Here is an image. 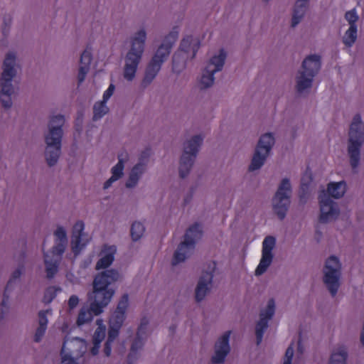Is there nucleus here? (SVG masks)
<instances>
[{"label": "nucleus", "mask_w": 364, "mask_h": 364, "mask_svg": "<svg viewBox=\"0 0 364 364\" xmlns=\"http://www.w3.org/2000/svg\"><path fill=\"white\" fill-rule=\"evenodd\" d=\"M119 279L117 270H105L96 275L92 281V315L98 316L110 302L115 290L111 285Z\"/></svg>", "instance_id": "nucleus-1"}, {"label": "nucleus", "mask_w": 364, "mask_h": 364, "mask_svg": "<svg viewBox=\"0 0 364 364\" xmlns=\"http://www.w3.org/2000/svg\"><path fill=\"white\" fill-rule=\"evenodd\" d=\"M346 184L344 181L331 182L328 185L327 191L323 190L318 195L321 214L319 222L326 223L336 218L339 215L337 204L331 197L340 198L346 193Z\"/></svg>", "instance_id": "nucleus-2"}, {"label": "nucleus", "mask_w": 364, "mask_h": 364, "mask_svg": "<svg viewBox=\"0 0 364 364\" xmlns=\"http://www.w3.org/2000/svg\"><path fill=\"white\" fill-rule=\"evenodd\" d=\"M65 123L64 116L58 114L50 120L49 132L45 136L46 143V159L49 166H54L59 158L63 136V126Z\"/></svg>", "instance_id": "nucleus-3"}, {"label": "nucleus", "mask_w": 364, "mask_h": 364, "mask_svg": "<svg viewBox=\"0 0 364 364\" xmlns=\"http://www.w3.org/2000/svg\"><path fill=\"white\" fill-rule=\"evenodd\" d=\"M178 37V28L175 27L165 37L163 43L159 47L156 53L148 64L142 80L143 86L149 85L161 69L162 63L169 55L173 45Z\"/></svg>", "instance_id": "nucleus-4"}, {"label": "nucleus", "mask_w": 364, "mask_h": 364, "mask_svg": "<svg viewBox=\"0 0 364 364\" xmlns=\"http://www.w3.org/2000/svg\"><path fill=\"white\" fill-rule=\"evenodd\" d=\"M146 38L145 31L140 30L132 39L131 48L127 54L124 68V77L128 81H132L135 77L144 53Z\"/></svg>", "instance_id": "nucleus-5"}, {"label": "nucleus", "mask_w": 364, "mask_h": 364, "mask_svg": "<svg viewBox=\"0 0 364 364\" xmlns=\"http://www.w3.org/2000/svg\"><path fill=\"white\" fill-rule=\"evenodd\" d=\"M15 63V54L7 53L3 63V72L0 78V101L2 106L6 109L10 108L12 105L11 95L14 88L11 82L16 74V70L14 68Z\"/></svg>", "instance_id": "nucleus-6"}, {"label": "nucleus", "mask_w": 364, "mask_h": 364, "mask_svg": "<svg viewBox=\"0 0 364 364\" xmlns=\"http://www.w3.org/2000/svg\"><path fill=\"white\" fill-rule=\"evenodd\" d=\"M364 141V124L359 114L354 116L349 129V144L348 148L350 163L356 168L360 161V151Z\"/></svg>", "instance_id": "nucleus-7"}, {"label": "nucleus", "mask_w": 364, "mask_h": 364, "mask_svg": "<svg viewBox=\"0 0 364 364\" xmlns=\"http://www.w3.org/2000/svg\"><path fill=\"white\" fill-rule=\"evenodd\" d=\"M202 236V230L198 223L192 225L186 232L184 240L181 242L175 251L172 264L176 265L183 262L188 255L195 249L196 241Z\"/></svg>", "instance_id": "nucleus-8"}, {"label": "nucleus", "mask_w": 364, "mask_h": 364, "mask_svg": "<svg viewBox=\"0 0 364 364\" xmlns=\"http://www.w3.org/2000/svg\"><path fill=\"white\" fill-rule=\"evenodd\" d=\"M302 68L296 80V90L299 93L311 86L314 77L321 68L320 56L311 55L306 57L302 63Z\"/></svg>", "instance_id": "nucleus-9"}, {"label": "nucleus", "mask_w": 364, "mask_h": 364, "mask_svg": "<svg viewBox=\"0 0 364 364\" xmlns=\"http://www.w3.org/2000/svg\"><path fill=\"white\" fill-rule=\"evenodd\" d=\"M203 141V138L201 135H195L184 144L179 166V175L181 178H186L189 174Z\"/></svg>", "instance_id": "nucleus-10"}, {"label": "nucleus", "mask_w": 364, "mask_h": 364, "mask_svg": "<svg viewBox=\"0 0 364 364\" xmlns=\"http://www.w3.org/2000/svg\"><path fill=\"white\" fill-rule=\"evenodd\" d=\"M200 46V43L199 39L193 38L192 36H187L183 38L181 42L179 50L173 55V71L178 73L186 66L185 58L182 56L181 52L188 53L189 51H192L191 58H193L196 55Z\"/></svg>", "instance_id": "nucleus-11"}, {"label": "nucleus", "mask_w": 364, "mask_h": 364, "mask_svg": "<svg viewBox=\"0 0 364 364\" xmlns=\"http://www.w3.org/2000/svg\"><path fill=\"white\" fill-rule=\"evenodd\" d=\"M291 188L288 178L282 179L273 198V209L278 218L282 220L290 204Z\"/></svg>", "instance_id": "nucleus-12"}, {"label": "nucleus", "mask_w": 364, "mask_h": 364, "mask_svg": "<svg viewBox=\"0 0 364 364\" xmlns=\"http://www.w3.org/2000/svg\"><path fill=\"white\" fill-rule=\"evenodd\" d=\"M323 282L332 296H335L339 288L341 263L338 257L331 256L324 267Z\"/></svg>", "instance_id": "nucleus-13"}, {"label": "nucleus", "mask_w": 364, "mask_h": 364, "mask_svg": "<svg viewBox=\"0 0 364 364\" xmlns=\"http://www.w3.org/2000/svg\"><path fill=\"white\" fill-rule=\"evenodd\" d=\"M274 144V138L272 134L267 133L261 136L249 166L250 171L257 170L262 166Z\"/></svg>", "instance_id": "nucleus-14"}, {"label": "nucleus", "mask_w": 364, "mask_h": 364, "mask_svg": "<svg viewBox=\"0 0 364 364\" xmlns=\"http://www.w3.org/2000/svg\"><path fill=\"white\" fill-rule=\"evenodd\" d=\"M225 58L226 53L223 49L220 50L218 55H214L210 58L200 80L202 89L208 88L213 84L214 74L223 69Z\"/></svg>", "instance_id": "nucleus-15"}, {"label": "nucleus", "mask_w": 364, "mask_h": 364, "mask_svg": "<svg viewBox=\"0 0 364 364\" xmlns=\"http://www.w3.org/2000/svg\"><path fill=\"white\" fill-rule=\"evenodd\" d=\"M65 251L63 244H56L50 252H44V262L47 277L52 279L58 272V264Z\"/></svg>", "instance_id": "nucleus-16"}, {"label": "nucleus", "mask_w": 364, "mask_h": 364, "mask_svg": "<svg viewBox=\"0 0 364 364\" xmlns=\"http://www.w3.org/2000/svg\"><path fill=\"white\" fill-rule=\"evenodd\" d=\"M276 239L273 236H267L262 242V258L255 269V275L264 274L270 266L272 259V250L275 246Z\"/></svg>", "instance_id": "nucleus-17"}, {"label": "nucleus", "mask_w": 364, "mask_h": 364, "mask_svg": "<svg viewBox=\"0 0 364 364\" xmlns=\"http://www.w3.org/2000/svg\"><path fill=\"white\" fill-rule=\"evenodd\" d=\"M208 271L203 273L199 279L198 285L196 288V300L201 301L205 296L213 278V273L216 269V262L211 261L208 263Z\"/></svg>", "instance_id": "nucleus-18"}, {"label": "nucleus", "mask_w": 364, "mask_h": 364, "mask_svg": "<svg viewBox=\"0 0 364 364\" xmlns=\"http://www.w3.org/2000/svg\"><path fill=\"white\" fill-rule=\"evenodd\" d=\"M148 324L149 321L146 318L144 317L141 320L136 338L132 343L131 350L128 355V360L130 362L136 358L138 350L144 346V340L146 338V328Z\"/></svg>", "instance_id": "nucleus-19"}, {"label": "nucleus", "mask_w": 364, "mask_h": 364, "mask_svg": "<svg viewBox=\"0 0 364 364\" xmlns=\"http://www.w3.org/2000/svg\"><path fill=\"white\" fill-rule=\"evenodd\" d=\"M230 331L225 332L215 343V355L212 357V363L215 364H220L225 361V359L230 352Z\"/></svg>", "instance_id": "nucleus-20"}, {"label": "nucleus", "mask_w": 364, "mask_h": 364, "mask_svg": "<svg viewBox=\"0 0 364 364\" xmlns=\"http://www.w3.org/2000/svg\"><path fill=\"white\" fill-rule=\"evenodd\" d=\"M116 253L117 247L115 245H103L99 252L100 259L96 263L95 269L97 270L105 269L111 266L114 260Z\"/></svg>", "instance_id": "nucleus-21"}, {"label": "nucleus", "mask_w": 364, "mask_h": 364, "mask_svg": "<svg viewBox=\"0 0 364 364\" xmlns=\"http://www.w3.org/2000/svg\"><path fill=\"white\" fill-rule=\"evenodd\" d=\"M129 305V296L127 294L122 296L118 302L117 306L109 318V324L121 328L124 319L126 311Z\"/></svg>", "instance_id": "nucleus-22"}, {"label": "nucleus", "mask_w": 364, "mask_h": 364, "mask_svg": "<svg viewBox=\"0 0 364 364\" xmlns=\"http://www.w3.org/2000/svg\"><path fill=\"white\" fill-rule=\"evenodd\" d=\"M85 229L84 223L77 221L73 228L71 237V247L75 255H78L85 247V244L82 242V236Z\"/></svg>", "instance_id": "nucleus-23"}, {"label": "nucleus", "mask_w": 364, "mask_h": 364, "mask_svg": "<svg viewBox=\"0 0 364 364\" xmlns=\"http://www.w3.org/2000/svg\"><path fill=\"white\" fill-rule=\"evenodd\" d=\"M21 275V269H16L13 272L11 277L7 282V284L5 287L4 292L3 300L1 304V319H3L4 318L5 315L6 314V313L8 312V310H9L8 303H9V294L11 290L12 284L16 279L20 278Z\"/></svg>", "instance_id": "nucleus-24"}, {"label": "nucleus", "mask_w": 364, "mask_h": 364, "mask_svg": "<svg viewBox=\"0 0 364 364\" xmlns=\"http://www.w3.org/2000/svg\"><path fill=\"white\" fill-rule=\"evenodd\" d=\"M80 69L78 73V82L82 83L90 70V66L91 64V50L89 46H87L86 49L83 51L80 56Z\"/></svg>", "instance_id": "nucleus-25"}, {"label": "nucleus", "mask_w": 364, "mask_h": 364, "mask_svg": "<svg viewBox=\"0 0 364 364\" xmlns=\"http://www.w3.org/2000/svg\"><path fill=\"white\" fill-rule=\"evenodd\" d=\"M117 164L114 166L111 169L112 176L107 180L104 183V188H109L112 183L119 180L124 174V161L119 156Z\"/></svg>", "instance_id": "nucleus-26"}, {"label": "nucleus", "mask_w": 364, "mask_h": 364, "mask_svg": "<svg viewBox=\"0 0 364 364\" xmlns=\"http://www.w3.org/2000/svg\"><path fill=\"white\" fill-rule=\"evenodd\" d=\"M309 5V0H297L295 3L292 19L291 26L295 27L303 18Z\"/></svg>", "instance_id": "nucleus-27"}, {"label": "nucleus", "mask_w": 364, "mask_h": 364, "mask_svg": "<svg viewBox=\"0 0 364 364\" xmlns=\"http://www.w3.org/2000/svg\"><path fill=\"white\" fill-rule=\"evenodd\" d=\"M87 301L85 306H83L78 314L77 319V324L78 326L83 325L84 323L91 321V290L87 292Z\"/></svg>", "instance_id": "nucleus-28"}, {"label": "nucleus", "mask_w": 364, "mask_h": 364, "mask_svg": "<svg viewBox=\"0 0 364 364\" xmlns=\"http://www.w3.org/2000/svg\"><path fill=\"white\" fill-rule=\"evenodd\" d=\"M144 170V165L141 163L136 164L131 170L129 176L126 182V187L133 188L134 187Z\"/></svg>", "instance_id": "nucleus-29"}, {"label": "nucleus", "mask_w": 364, "mask_h": 364, "mask_svg": "<svg viewBox=\"0 0 364 364\" xmlns=\"http://www.w3.org/2000/svg\"><path fill=\"white\" fill-rule=\"evenodd\" d=\"M107 102L102 100L96 102L93 107L92 121L97 120L107 113L109 109L106 105Z\"/></svg>", "instance_id": "nucleus-30"}, {"label": "nucleus", "mask_w": 364, "mask_h": 364, "mask_svg": "<svg viewBox=\"0 0 364 364\" xmlns=\"http://www.w3.org/2000/svg\"><path fill=\"white\" fill-rule=\"evenodd\" d=\"M347 351L344 348H341L338 351L333 352L330 358V364H346Z\"/></svg>", "instance_id": "nucleus-31"}, {"label": "nucleus", "mask_w": 364, "mask_h": 364, "mask_svg": "<svg viewBox=\"0 0 364 364\" xmlns=\"http://www.w3.org/2000/svg\"><path fill=\"white\" fill-rule=\"evenodd\" d=\"M357 38V26H350L346 31L343 42L348 47L352 46Z\"/></svg>", "instance_id": "nucleus-32"}, {"label": "nucleus", "mask_w": 364, "mask_h": 364, "mask_svg": "<svg viewBox=\"0 0 364 364\" xmlns=\"http://www.w3.org/2000/svg\"><path fill=\"white\" fill-rule=\"evenodd\" d=\"M268 327V321L264 318H259L256 324L255 334L257 338V344L259 345L262 341L264 333Z\"/></svg>", "instance_id": "nucleus-33"}, {"label": "nucleus", "mask_w": 364, "mask_h": 364, "mask_svg": "<svg viewBox=\"0 0 364 364\" xmlns=\"http://www.w3.org/2000/svg\"><path fill=\"white\" fill-rule=\"evenodd\" d=\"M274 311L275 302L273 299H270L267 302V305L265 309L260 312L259 317L260 318H264L265 321H269V320H270L274 314Z\"/></svg>", "instance_id": "nucleus-34"}, {"label": "nucleus", "mask_w": 364, "mask_h": 364, "mask_svg": "<svg viewBox=\"0 0 364 364\" xmlns=\"http://www.w3.org/2000/svg\"><path fill=\"white\" fill-rule=\"evenodd\" d=\"M145 228L142 223L134 222L131 226V237L134 241L139 240L144 232Z\"/></svg>", "instance_id": "nucleus-35"}, {"label": "nucleus", "mask_w": 364, "mask_h": 364, "mask_svg": "<svg viewBox=\"0 0 364 364\" xmlns=\"http://www.w3.org/2000/svg\"><path fill=\"white\" fill-rule=\"evenodd\" d=\"M68 344L67 341L63 342L60 355L62 358V364H77L75 360L73 357V353L71 352H66V346Z\"/></svg>", "instance_id": "nucleus-36"}, {"label": "nucleus", "mask_w": 364, "mask_h": 364, "mask_svg": "<svg viewBox=\"0 0 364 364\" xmlns=\"http://www.w3.org/2000/svg\"><path fill=\"white\" fill-rule=\"evenodd\" d=\"M97 324H98L99 326L92 335V339H94L95 341L101 343L105 337L106 327L102 324V321L100 319L97 321Z\"/></svg>", "instance_id": "nucleus-37"}, {"label": "nucleus", "mask_w": 364, "mask_h": 364, "mask_svg": "<svg viewBox=\"0 0 364 364\" xmlns=\"http://www.w3.org/2000/svg\"><path fill=\"white\" fill-rule=\"evenodd\" d=\"M311 181V177L310 176H307V173H305L301 178V186H300V198H302L304 197L305 194L308 192L309 183Z\"/></svg>", "instance_id": "nucleus-38"}, {"label": "nucleus", "mask_w": 364, "mask_h": 364, "mask_svg": "<svg viewBox=\"0 0 364 364\" xmlns=\"http://www.w3.org/2000/svg\"><path fill=\"white\" fill-rule=\"evenodd\" d=\"M52 314V310L50 309L46 310H42L38 312V323L39 326L47 328V325L48 323L47 316L48 314Z\"/></svg>", "instance_id": "nucleus-39"}, {"label": "nucleus", "mask_w": 364, "mask_h": 364, "mask_svg": "<svg viewBox=\"0 0 364 364\" xmlns=\"http://www.w3.org/2000/svg\"><path fill=\"white\" fill-rule=\"evenodd\" d=\"M57 289L54 287H48L44 294L43 302L46 304L50 303L56 296Z\"/></svg>", "instance_id": "nucleus-40"}, {"label": "nucleus", "mask_w": 364, "mask_h": 364, "mask_svg": "<svg viewBox=\"0 0 364 364\" xmlns=\"http://www.w3.org/2000/svg\"><path fill=\"white\" fill-rule=\"evenodd\" d=\"M54 235L56 238L60 241L58 244H63L65 247V243L67 241L66 232L62 227H58L54 232Z\"/></svg>", "instance_id": "nucleus-41"}, {"label": "nucleus", "mask_w": 364, "mask_h": 364, "mask_svg": "<svg viewBox=\"0 0 364 364\" xmlns=\"http://www.w3.org/2000/svg\"><path fill=\"white\" fill-rule=\"evenodd\" d=\"M345 18L346 21L349 23L350 26H356V22L358 19V16L357 15L355 9L347 11L345 14Z\"/></svg>", "instance_id": "nucleus-42"}, {"label": "nucleus", "mask_w": 364, "mask_h": 364, "mask_svg": "<svg viewBox=\"0 0 364 364\" xmlns=\"http://www.w3.org/2000/svg\"><path fill=\"white\" fill-rule=\"evenodd\" d=\"M121 328L116 327L115 326L110 325L109 326L108 329V336L107 341L114 342V340L118 337L119 333V330Z\"/></svg>", "instance_id": "nucleus-43"}, {"label": "nucleus", "mask_w": 364, "mask_h": 364, "mask_svg": "<svg viewBox=\"0 0 364 364\" xmlns=\"http://www.w3.org/2000/svg\"><path fill=\"white\" fill-rule=\"evenodd\" d=\"M294 355L293 344L290 345L285 352V358L283 364H291L292 358Z\"/></svg>", "instance_id": "nucleus-44"}, {"label": "nucleus", "mask_w": 364, "mask_h": 364, "mask_svg": "<svg viewBox=\"0 0 364 364\" xmlns=\"http://www.w3.org/2000/svg\"><path fill=\"white\" fill-rule=\"evenodd\" d=\"M11 23V16L10 15L4 17V26L2 28V33L4 36H6L9 31V28Z\"/></svg>", "instance_id": "nucleus-45"}, {"label": "nucleus", "mask_w": 364, "mask_h": 364, "mask_svg": "<svg viewBox=\"0 0 364 364\" xmlns=\"http://www.w3.org/2000/svg\"><path fill=\"white\" fill-rule=\"evenodd\" d=\"M47 328L46 327H41L38 326V328L36 331L35 335H34V341L35 342H40L42 339L43 336H44L46 331Z\"/></svg>", "instance_id": "nucleus-46"}, {"label": "nucleus", "mask_w": 364, "mask_h": 364, "mask_svg": "<svg viewBox=\"0 0 364 364\" xmlns=\"http://www.w3.org/2000/svg\"><path fill=\"white\" fill-rule=\"evenodd\" d=\"M115 90V86L114 84L111 83L108 88L105 91L102 97V100L107 102L108 100L111 97V96L113 95L114 91Z\"/></svg>", "instance_id": "nucleus-47"}, {"label": "nucleus", "mask_w": 364, "mask_h": 364, "mask_svg": "<svg viewBox=\"0 0 364 364\" xmlns=\"http://www.w3.org/2000/svg\"><path fill=\"white\" fill-rule=\"evenodd\" d=\"M79 299L76 295H72L68 300V306L70 309H73L77 306Z\"/></svg>", "instance_id": "nucleus-48"}, {"label": "nucleus", "mask_w": 364, "mask_h": 364, "mask_svg": "<svg viewBox=\"0 0 364 364\" xmlns=\"http://www.w3.org/2000/svg\"><path fill=\"white\" fill-rule=\"evenodd\" d=\"M113 342L106 341L105 343V346L103 348V353L107 356L109 357L112 352V345Z\"/></svg>", "instance_id": "nucleus-49"}, {"label": "nucleus", "mask_w": 364, "mask_h": 364, "mask_svg": "<svg viewBox=\"0 0 364 364\" xmlns=\"http://www.w3.org/2000/svg\"><path fill=\"white\" fill-rule=\"evenodd\" d=\"M100 346V343L95 341H94V339H92V356H94L98 353Z\"/></svg>", "instance_id": "nucleus-50"}, {"label": "nucleus", "mask_w": 364, "mask_h": 364, "mask_svg": "<svg viewBox=\"0 0 364 364\" xmlns=\"http://www.w3.org/2000/svg\"><path fill=\"white\" fill-rule=\"evenodd\" d=\"M149 154H150V149H146L145 151H142L141 154L140 158H139V160H140L139 163L142 164L141 161L148 159L149 156Z\"/></svg>", "instance_id": "nucleus-51"}, {"label": "nucleus", "mask_w": 364, "mask_h": 364, "mask_svg": "<svg viewBox=\"0 0 364 364\" xmlns=\"http://www.w3.org/2000/svg\"><path fill=\"white\" fill-rule=\"evenodd\" d=\"M82 115L81 114L80 116H79L77 119V122H76V130L77 132H80L81 130V127L80 125L79 124L80 123V122H82Z\"/></svg>", "instance_id": "nucleus-52"}, {"label": "nucleus", "mask_w": 364, "mask_h": 364, "mask_svg": "<svg viewBox=\"0 0 364 364\" xmlns=\"http://www.w3.org/2000/svg\"><path fill=\"white\" fill-rule=\"evenodd\" d=\"M169 329H170V332L171 333H173L175 332V330H176V326H171Z\"/></svg>", "instance_id": "nucleus-53"}]
</instances>
